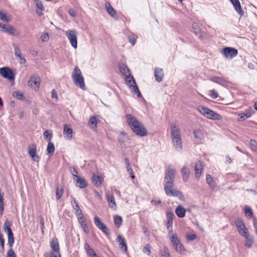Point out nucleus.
<instances>
[{
    "mask_svg": "<svg viewBox=\"0 0 257 257\" xmlns=\"http://www.w3.org/2000/svg\"><path fill=\"white\" fill-rule=\"evenodd\" d=\"M114 222L116 225H117L118 227H119V226L122 223L121 217L119 216H115L114 218Z\"/></svg>",
    "mask_w": 257,
    "mask_h": 257,
    "instance_id": "51",
    "label": "nucleus"
},
{
    "mask_svg": "<svg viewBox=\"0 0 257 257\" xmlns=\"http://www.w3.org/2000/svg\"><path fill=\"white\" fill-rule=\"evenodd\" d=\"M197 110L204 117L207 119L213 120H221L222 119L221 115L207 107L199 105L197 107Z\"/></svg>",
    "mask_w": 257,
    "mask_h": 257,
    "instance_id": "4",
    "label": "nucleus"
},
{
    "mask_svg": "<svg viewBox=\"0 0 257 257\" xmlns=\"http://www.w3.org/2000/svg\"><path fill=\"white\" fill-rule=\"evenodd\" d=\"M36 6L37 8L36 12L40 16L42 14L41 11L43 9V5L40 0H35Z\"/></svg>",
    "mask_w": 257,
    "mask_h": 257,
    "instance_id": "35",
    "label": "nucleus"
},
{
    "mask_svg": "<svg viewBox=\"0 0 257 257\" xmlns=\"http://www.w3.org/2000/svg\"><path fill=\"white\" fill-rule=\"evenodd\" d=\"M65 34L72 47L74 49H76L77 48L78 43V37L76 31L69 30L65 32Z\"/></svg>",
    "mask_w": 257,
    "mask_h": 257,
    "instance_id": "7",
    "label": "nucleus"
},
{
    "mask_svg": "<svg viewBox=\"0 0 257 257\" xmlns=\"http://www.w3.org/2000/svg\"><path fill=\"white\" fill-rule=\"evenodd\" d=\"M203 166L200 162H198L195 164V177L199 179L202 174Z\"/></svg>",
    "mask_w": 257,
    "mask_h": 257,
    "instance_id": "25",
    "label": "nucleus"
},
{
    "mask_svg": "<svg viewBox=\"0 0 257 257\" xmlns=\"http://www.w3.org/2000/svg\"><path fill=\"white\" fill-rule=\"evenodd\" d=\"M151 203H152V204L157 205L160 204L161 202L159 200H152Z\"/></svg>",
    "mask_w": 257,
    "mask_h": 257,
    "instance_id": "62",
    "label": "nucleus"
},
{
    "mask_svg": "<svg viewBox=\"0 0 257 257\" xmlns=\"http://www.w3.org/2000/svg\"><path fill=\"white\" fill-rule=\"evenodd\" d=\"M52 133L51 131L47 130L44 133L43 136H44V139L45 140L48 141V142H50V140L52 137Z\"/></svg>",
    "mask_w": 257,
    "mask_h": 257,
    "instance_id": "45",
    "label": "nucleus"
},
{
    "mask_svg": "<svg viewBox=\"0 0 257 257\" xmlns=\"http://www.w3.org/2000/svg\"><path fill=\"white\" fill-rule=\"evenodd\" d=\"M253 111L251 108L245 110L243 113L239 114L238 120L243 121L250 117L253 113Z\"/></svg>",
    "mask_w": 257,
    "mask_h": 257,
    "instance_id": "19",
    "label": "nucleus"
},
{
    "mask_svg": "<svg viewBox=\"0 0 257 257\" xmlns=\"http://www.w3.org/2000/svg\"><path fill=\"white\" fill-rule=\"evenodd\" d=\"M41 40L43 42H47L49 39V35L48 33H45L41 36Z\"/></svg>",
    "mask_w": 257,
    "mask_h": 257,
    "instance_id": "57",
    "label": "nucleus"
},
{
    "mask_svg": "<svg viewBox=\"0 0 257 257\" xmlns=\"http://www.w3.org/2000/svg\"><path fill=\"white\" fill-rule=\"evenodd\" d=\"M84 248L87 254L90 256L92 255L93 254L95 253L94 250L90 246L88 243H85L84 244Z\"/></svg>",
    "mask_w": 257,
    "mask_h": 257,
    "instance_id": "40",
    "label": "nucleus"
},
{
    "mask_svg": "<svg viewBox=\"0 0 257 257\" xmlns=\"http://www.w3.org/2000/svg\"><path fill=\"white\" fill-rule=\"evenodd\" d=\"M105 6L107 13L111 17L115 18L116 17V13L109 3L106 2L105 3Z\"/></svg>",
    "mask_w": 257,
    "mask_h": 257,
    "instance_id": "26",
    "label": "nucleus"
},
{
    "mask_svg": "<svg viewBox=\"0 0 257 257\" xmlns=\"http://www.w3.org/2000/svg\"><path fill=\"white\" fill-rule=\"evenodd\" d=\"M0 28L3 32L13 36L17 37L20 34L19 31L9 25L0 24Z\"/></svg>",
    "mask_w": 257,
    "mask_h": 257,
    "instance_id": "9",
    "label": "nucleus"
},
{
    "mask_svg": "<svg viewBox=\"0 0 257 257\" xmlns=\"http://www.w3.org/2000/svg\"><path fill=\"white\" fill-rule=\"evenodd\" d=\"M193 133L194 137L196 139H199V140H201L203 139L204 138L203 134L202 131L199 128L194 130Z\"/></svg>",
    "mask_w": 257,
    "mask_h": 257,
    "instance_id": "34",
    "label": "nucleus"
},
{
    "mask_svg": "<svg viewBox=\"0 0 257 257\" xmlns=\"http://www.w3.org/2000/svg\"><path fill=\"white\" fill-rule=\"evenodd\" d=\"M126 169H127V172L130 175H133L134 171H133L132 168L131 167V166L126 167Z\"/></svg>",
    "mask_w": 257,
    "mask_h": 257,
    "instance_id": "64",
    "label": "nucleus"
},
{
    "mask_svg": "<svg viewBox=\"0 0 257 257\" xmlns=\"http://www.w3.org/2000/svg\"><path fill=\"white\" fill-rule=\"evenodd\" d=\"M137 39V36L135 35H132L129 37V41L133 45H134L136 43Z\"/></svg>",
    "mask_w": 257,
    "mask_h": 257,
    "instance_id": "56",
    "label": "nucleus"
},
{
    "mask_svg": "<svg viewBox=\"0 0 257 257\" xmlns=\"http://www.w3.org/2000/svg\"><path fill=\"white\" fill-rule=\"evenodd\" d=\"M222 54L226 58H232L238 54L237 49L231 47H225L222 50Z\"/></svg>",
    "mask_w": 257,
    "mask_h": 257,
    "instance_id": "13",
    "label": "nucleus"
},
{
    "mask_svg": "<svg viewBox=\"0 0 257 257\" xmlns=\"http://www.w3.org/2000/svg\"><path fill=\"white\" fill-rule=\"evenodd\" d=\"M51 247L52 250L50 253L49 257H61L59 244L56 238H53L51 241Z\"/></svg>",
    "mask_w": 257,
    "mask_h": 257,
    "instance_id": "10",
    "label": "nucleus"
},
{
    "mask_svg": "<svg viewBox=\"0 0 257 257\" xmlns=\"http://www.w3.org/2000/svg\"><path fill=\"white\" fill-rule=\"evenodd\" d=\"M231 3L236 12L240 16H243L244 12L241 9V5L238 0H229Z\"/></svg>",
    "mask_w": 257,
    "mask_h": 257,
    "instance_id": "18",
    "label": "nucleus"
},
{
    "mask_svg": "<svg viewBox=\"0 0 257 257\" xmlns=\"http://www.w3.org/2000/svg\"><path fill=\"white\" fill-rule=\"evenodd\" d=\"M72 78L75 85L85 90L86 87L84 83V78L82 75L81 70L78 67H75L72 73Z\"/></svg>",
    "mask_w": 257,
    "mask_h": 257,
    "instance_id": "5",
    "label": "nucleus"
},
{
    "mask_svg": "<svg viewBox=\"0 0 257 257\" xmlns=\"http://www.w3.org/2000/svg\"><path fill=\"white\" fill-rule=\"evenodd\" d=\"M143 252L144 253H147L148 255L151 254V246L150 244H148L145 245L143 248Z\"/></svg>",
    "mask_w": 257,
    "mask_h": 257,
    "instance_id": "53",
    "label": "nucleus"
},
{
    "mask_svg": "<svg viewBox=\"0 0 257 257\" xmlns=\"http://www.w3.org/2000/svg\"><path fill=\"white\" fill-rule=\"evenodd\" d=\"M65 134L67 139L70 140L72 138L73 131L72 128L67 127L66 125H65Z\"/></svg>",
    "mask_w": 257,
    "mask_h": 257,
    "instance_id": "43",
    "label": "nucleus"
},
{
    "mask_svg": "<svg viewBox=\"0 0 257 257\" xmlns=\"http://www.w3.org/2000/svg\"><path fill=\"white\" fill-rule=\"evenodd\" d=\"M235 224L239 234L241 236L246 232H248V229L246 227L244 222L240 218L235 220Z\"/></svg>",
    "mask_w": 257,
    "mask_h": 257,
    "instance_id": "12",
    "label": "nucleus"
},
{
    "mask_svg": "<svg viewBox=\"0 0 257 257\" xmlns=\"http://www.w3.org/2000/svg\"><path fill=\"white\" fill-rule=\"evenodd\" d=\"M92 183L96 187H99L102 184V181L99 176L93 174L91 178Z\"/></svg>",
    "mask_w": 257,
    "mask_h": 257,
    "instance_id": "31",
    "label": "nucleus"
},
{
    "mask_svg": "<svg viewBox=\"0 0 257 257\" xmlns=\"http://www.w3.org/2000/svg\"><path fill=\"white\" fill-rule=\"evenodd\" d=\"M187 237L189 240H193L196 238V235L195 234H192L190 235H188Z\"/></svg>",
    "mask_w": 257,
    "mask_h": 257,
    "instance_id": "60",
    "label": "nucleus"
},
{
    "mask_svg": "<svg viewBox=\"0 0 257 257\" xmlns=\"http://www.w3.org/2000/svg\"><path fill=\"white\" fill-rule=\"evenodd\" d=\"M55 147L54 144L52 142H49L46 149L47 154L51 156L53 155Z\"/></svg>",
    "mask_w": 257,
    "mask_h": 257,
    "instance_id": "32",
    "label": "nucleus"
},
{
    "mask_svg": "<svg viewBox=\"0 0 257 257\" xmlns=\"http://www.w3.org/2000/svg\"><path fill=\"white\" fill-rule=\"evenodd\" d=\"M116 240L120 246V249L124 250L125 252H126L127 245L124 238L121 235H119L117 237Z\"/></svg>",
    "mask_w": 257,
    "mask_h": 257,
    "instance_id": "24",
    "label": "nucleus"
},
{
    "mask_svg": "<svg viewBox=\"0 0 257 257\" xmlns=\"http://www.w3.org/2000/svg\"><path fill=\"white\" fill-rule=\"evenodd\" d=\"M206 179L207 183L208 184V185L211 188L213 187H214V185H213L214 181H213L212 177L211 176V175H207Z\"/></svg>",
    "mask_w": 257,
    "mask_h": 257,
    "instance_id": "47",
    "label": "nucleus"
},
{
    "mask_svg": "<svg viewBox=\"0 0 257 257\" xmlns=\"http://www.w3.org/2000/svg\"><path fill=\"white\" fill-rule=\"evenodd\" d=\"M0 20L5 22L9 23L11 21V18L10 17H7L6 13L2 11H0Z\"/></svg>",
    "mask_w": 257,
    "mask_h": 257,
    "instance_id": "42",
    "label": "nucleus"
},
{
    "mask_svg": "<svg viewBox=\"0 0 257 257\" xmlns=\"http://www.w3.org/2000/svg\"><path fill=\"white\" fill-rule=\"evenodd\" d=\"M28 85L31 87L36 86V88L38 89L40 85L39 79L34 77H31L28 81Z\"/></svg>",
    "mask_w": 257,
    "mask_h": 257,
    "instance_id": "30",
    "label": "nucleus"
},
{
    "mask_svg": "<svg viewBox=\"0 0 257 257\" xmlns=\"http://www.w3.org/2000/svg\"><path fill=\"white\" fill-rule=\"evenodd\" d=\"M0 74L5 78L10 81H13L15 79V75L12 70L8 67L1 68Z\"/></svg>",
    "mask_w": 257,
    "mask_h": 257,
    "instance_id": "11",
    "label": "nucleus"
},
{
    "mask_svg": "<svg viewBox=\"0 0 257 257\" xmlns=\"http://www.w3.org/2000/svg\"><path fill=\"white\" fill-rule=\"evenodd\" d=\"M74 181L76 184V186L79 188H84L87 186L86 181L84 178L79 176L74 180Z\"/></svg>",
    "mask_w": 257,
    "mask_h": 257,
    "instance_id": "20",
    "label": "nucleus"
},
{
    "mask_svg": "<svg viewBox=\"0 0 257 257\" xmlns=\"http://www.w3.org/2000/svg\"><path fill=\"white\" fill-rule=\"evenodd\" d=\"M12 45L14 48L15 56L17 57V56H20V55H22L21 50L18 45L16 43H13Z\"/></svg>",
    "mask_w": 257,
    "mask_h": 257,
    "instance_id": "38",
    "label": "nucleus"
},
{
    "mask_svg": "<svg viewBox=\"0 0 257 257\" xmlns=\"http://www.w3.org/2000/svg\"><path fill=\"white\" fill-rule=\"evenodd\" d=\"M244 239V245L247 248H250L254 243V238L253 235L250 234L249 232H246L241 235Z\"/></svg>",
    "mask_w": 257,
    "mask_h": 257,
    "instance_id": "14",
    "label": "nucleus"
},
{
    "mask_svg": "<svg viewBox=\"0 0 257 257\" xmlns=\"http://www.w3.org/2000/svg\"><path fill=\"white\" fill-rule=\"evenodd\" d=\"M250 146L252 150L257 152V142L253 140H250Z\"/></svg>",
    "mask_w": 257,
    "mask_h": 257,
    "instance_id": "49",
    "label": "nucleus"
},
{
    "mask_svg": "<svg viewBox=\"0 0 257 257\" xmlns=\"http://www.w3.org/2000/svg\"><path fill=\"white\" fill-rule=\"evenodd\" d=\"M125 84L129 87L132 93L136 94L138 97H141L142 95L137 86L136 81L134 77L130 74L125 75Z\"/></svg>",
    "mask_w": 257,
    "mask_h": 257,
    "instance_id": "6",
    "label": "nucleus"
},
{
    "mask_svg": "<svg viewBox=\"0 0 257 257\" xmlns=\"http://www.w3.org/2000/svg\"><path fill=\"white\" fill-rule=\"evenodd\" d=\"M170 239L176 250L181 254H183L184 248L181 243L177 235L176 234H173L170 237Z\"/></svg>",
    "mask_w": 257,
    "mask_h": 257,
    "instance_id": "8",
    "label": "nucleus"
},
{
    "mask_svg": "<svg viewBox=\"0 0 257 257\" xmlns=\"http://www.w3.org/2000/svg\"><path fill=\"white\" fill-rule=\"evenodd\" d=\"M101 230L106 235H108L110 234L109 229L105 225L103 228L101 229Z\"/></svg>",
    "mask_w": 257,
    "mask_h": 257,
    "instance_id": "58",
    "label": "nucleus"
},
{
    "mask_svg": "<svg viewBox=\"0 0 257 257\" xmlns=\"http://www.w3.org/2000/svg\"><path fill=\"white\" fill-rule=\"evenodd\" d=\"M94 224L95 225L101 230V229L103 228L105 225L102 223L98 217L95 216L94 218Z\"/></svg>",
    "mask_w": 257,
    "mask_h": 257,
    "instance_id": "39",
    "label": "nucleus"
},
{
    "mask_svg": "<svg viewBox=\"0 0 257 257\" xmlns=\"http://www.w3.org/2000/svg\"><path fill=\"white\" fill-rule=\"evenodd\" d=\"M5 231L8 234V244L10 247H12L14 242V239L13 237V234L11 230L10 227L9 225L5 224Z\"/></svg>",
    "mask_w": 257,
    "mask_h": 257,
    "instance_id": "16",
    "label": "nucleus"
},
{
    "mask_svg": "<svg viewBox=\"0 0 257 257\" xmlns=\"http://www.w3.org/2000/svg\"><path fill=\"white\" fill-rule=\"evenodd\" d=\"M186 210L182 206L179 205L177 207L175 210V213L178 217L183 218L185 216Z\"/></svg>",
    "mask_w": 257,
    "mask_h": 257,
    "instance_id": "28",
    "label": "nucleus"
},
{
    "mask_svg": "<svg viewBox=\"0 0 257 257\" xmlns=\"http://www.w3.org/2000/svg\"><path fill=\"white\" fill-rule=\"evenodd\" d=\"M77 218L83 231L86 233H88L89 232V228L84 219L83 215L80 214V216H77Z\"/></svg>",
    "mask_w": 257,
    "mask_h": 257,
    "instance_id": "23",
    "label": "nucleus"
},
{
    "mask_svg": "<svg viewBox=\"0 0 257 257\" xmlns=\"http://www.w3.org/2000/svg\"><path fill=\"white\" fill-rule=\"evenodd\" d=\"M175 170L171 167H169L167 173L165 177L164 190L167 195L169 196L177 197L181 199L183 197L182 193L175 189H173L175 179Z\"/></svg>",
    "mask_w": 257,
    "mask_h": 257,
    "instance_id": "1",
    "label": "nucleus"
},
{
    "mask_svg": "<svg viewBox=\"0 0 257 257\" xmlns=\"http://www.w3.org/2000/svg\"><path fill=\"white\" fill-rule=\"evenodd\" d=\"M69 171L73 176V180L78 177V176L77 175V172L75 168L72 167H69Z\"/></svg>",
    "mask_w": 257,
    "mask_h": 257,
    "instance_id": "50",
    "label": "nucleus"
},
{
    "mask_svg": "<svg viewBox=\"0 0 257 257\" xmlns=\"http://www.w3.org/2000/svg\"><path fill=\"white\" fill-rule=\"evenodd\" d=\"M8 257H16V254L15 252L12 250V249H10L8 251Z\"/></svg>",
    "mask_w": 257,
    "mask_h": 257,
    "instance_id": "59",
    "label": "nucleus"
},
{
    "mask_svg": "<svg viewBox=\"0 0 257 257\" xmlns=\"http://www.w3.org/2000/svg\"><path fill=\"white\" fill-rule=\"evenodd\" d=\"M63 190L62 189H59L57 188L56 191V198L57 199H59L62 196Z\"/></svg>",
    "mask_w": 257,
    "mask_h": 257,
    "instance_id": "55",
    "label": "nucleus"
},
{
    "mask_svg": "<svg viewBox=\"0 0 257 257\" xmlns=\"http://www.w3.org/2000/svg\"><path fill=\"white\" fill-rule=\"evenodd\" d=\"M36 152V145L34 144H31L28 148V154L33 161L38 162L39 161V157L37 155Z\"/></svg>",
    "mask_w": 257,
    "mask_h": 257,
    "instance_id": "15",
    "label": "nucleus"
},
{
    "mask_svg": "<svg viewBox=\"0 0 257 257\" xmlns=\"http://www.w3.org/2000/svg\"><path fill=\"white\" fill-rule=\"evenodd\" d=\"M106 198L109 207L112 209H115L116 208V204L113 195L111 193L107 192L106 193Z\"/></svg>",
    "mask_w": 257,
    "mask_h": 257,
    "instance_id": "17",
    "label": "nucleus"
},
{
    "mask_svg": "<svg viewBox=\"0 0 257 257\" xmlns=\"http://www.w3.org/2000/svg\"><path fill=\"white\" fill-rule=\"evenodd\" d=\"M160 254L161 257H171L169 250L166 246H164L162 249L160 250Z\"/></svg>",
    "mask_w": 257,
    "mask_h": 257,
    "instance_id": "37",
    "label": "nucleus"
},
{
    "mask_svg": "<svg viewBox=\"0 0 257 257\" xmlns=\"http://www.w3.org/2000/svg\"><path fill=\"white\" fill-rule=\"evenodd\" d=\"M209 95L213 99H216L219 96L218 92L214 89L209 91Z\"/></svg>",
    "mask_w": 257,
    "mask_h": 257,
    "instance_id": "52",
    "label": "nucleus"
},
{
    "mask_svg": "<svg viewBox=\"0 0 257 257\" xmlns=\"http://www.w3.org/2000/svg\"><path fill=\"white\" fill-rule=\"evenodd\" d=\"M154 76L157 81L159 82L162 81L164 77L163 69L160 68H156L154 71Z\"/></svg>",
    "mask_w": 257,
    "mask_h": 257,
    "instance_id": "21",
    "label": "nucleus"
},
{
    "mask_svg": "<svg viewBox=\"0 0 257 257\" xmlns=\"http://www.w3.org/2000/svg\"><path fill=\"white\" fill-rule=\"evenodd\" d=\"M51 96H52V98H55L56 100H57V99H58L57 93H56V91H55V90H54V89L52 90V91L51 92Z\"/></svg>",
    "mask_w": 257,
    "mask_h": 257,
    "instance_id": "61",
    "label": "nucleus"
},
{
    "mask_svg": "<svg viewBox=\"0 0 257 257\" xmlns=\"http://www.w3.org/2000/svg\"><path fill=\"white\" fill-rule=\"evenodd\" d=\"M69 14L73 17H76V13H75V12L72 10V9H71L69 10Z\"/></svg>",
    "mask_w": 257,
    "mask_h": 257,
    "instance_id": "63",
    "label": "nucleus"
},
{
    "mask_svg": "<svg viewBox=\"0 0 257 257\" xmlns=\"http://www.w3.org/2000/svg\"><path fill=\"white\" fill-rule=\"evenodd\" d=\"M16 58L21 64H24L26 62V59L22 56V55H20V56H17Z\"/></svg>",
    "mask_w": 257,
    "mask_h": 257,
    "instance_id": "54",
    "label": "nucleus"
},
{
    "mask_svg": "<svg viewBox=\"0 0 257 257\" xmlns=\"http://www.w3.org/2000/svg\"><path fill=\"white\" fill-rule=\"evenodd\" d=\"M183 180L184 182H187L188 180L190 172L186 167H184L181 170Z\"/></svg>",
    "mask_w": 257,
    "mask_h": 257,
    "instance_id": "33",
    "label": "nucleus"
},
{
    "mask_svg": "<svg viewBox=\"0 0 257 257\" xmlns=\"http://www.w3.org/2000/svg\"><path fill=\"white\" fill-rule=\"evenodd\" d=\"M97 119L95 116H92L89 118L88 121V125L89 127L94 130H96L97 128Z\"/></svg>",
    "mask_w": 257,
    "mask_h": 257,
    "instance_id": "29",
    "label": "nucleus"
},
{
    "mask_svg": "<svg viewBox=\"0 0 257 257\" xmlns=\"http://www.w3.org/2000/svg\"><path fill=\"white\" fill-rule=\"evenodd\" d=\"M244 213L248 217H251L252 216V212L251 209L248 206H245L244 208Z\"/></svg>",
    "mask_w": 257,
    "mask_h": 257,
    "instance_id": "48",
    "label": "nucleus"
},
{
    "mask_svg": "<svg viewBox=\"0 0 257 257\" xmlns=\"http://www.w3.org/2000/svg\"><path fill=\"white\" fill-rule=\"evenodd\" d=\"M210 80L213 82L221 85H225L227 82V81L224 78L217 76H212L210 77Z\"/></svg>",
    "mask_w": 257,
    "mask_h": 257,
    "instance_id": "27",
    "label": "nucleus"
},
{
    "mask_svg": "<svg viewBox=\"0 0 257 257\" xmlns=\"http://www.w3.org/2000/svg\"><path fill=\"white\" fill-rule=\"evenodd\" d=\"M174 215L173 212H169L167 213V225H173V220Z\"/></svg>",
    "mask_w": 257,
    "mask_h": 257,
    "instance_id": "41",
    "label": "nucleus"
},
{
    "mask_svg": "<svg viewBox=\"0 0 257 257\" xmlns=\"http://www.w3.org/2000/svg\"><path fill=\"white\" fill-rule=\"evenodd\" d=\"M70 202L72 204V206H73L74 209L75 210V213L77 217L80 216V214H83L77 202L72 197H71L70 198Z\"/></svg>",
    "mask_w": 257,
    "mask_h": 257,
    "instance_id": "22",
    "label": "nucleus"
},
{
    "mask_svg": "<svg viewBox=\"0 0 257 257\" xmlns=\"http://www.w3.org/2000/svg\"><path fill=\"white\" fill-rule=\"evenodd\" d=\"M192 28L194 29V32L195 35L199 36L201 35V30L200 28L198 27L197 24L193 23L192 25Z\"/></svg>",
    "mask_w": 257,
    "mask_h": 257,
    "instance_id": "46",
    "label": "nucleus"
},
{
    "mask_svg": "<svg viewBox=\"0 0 257 257\" xmlns=\"http://www.w3.org/2000/svg\"><path fill=\"white\" fill-rule=\"evenodd\" d=\"M13 96L19 100H23L24 99L23 94L19 91L13 92Z\"/></svg>",
    "mask_w": 257,
    "mask_h": 257,
    "instance_id": "44",
    "label": "nucleus"
},
{
    "mask_svg": "<svg viewBox=\"0 0 257 257\" xmlns=\"http://www.w3.org/2000/svg\"><path fill=\"white\" fill-rule=\"evenodd\" d=\"M170 135L173 147L178 152L183 150L181 132L179 125L173 122L170 127Z\"/></svg>",
    "mask_w": 257,
    "mask_h": 257,
    "instance_id": "3",
    "label": "nucleus"
},
{
    "mask_svg": "<svg viewBox=\"0 0 257 257\" xmlns=\"http://www.w3.org/2000/svg\"><path fill=\"white\" fill-rule=\"evenodd\" d=\"M127 123L133 132L140 137L147 136V132L144 125L135 116L131 114L125 115Z\"/></svg>",
    "mask_w": 257,
    "mask_h": 257,
    "instance_id": "2",
    "label": "nucleus"
},
{
    "mask_svg": "<svg viewBox=\"0 0 257 257\" xmlns=\"http://www.w3.org/2000/svg\"><path fill=\"white\" fill-rule=\"evenodd\" d=\"M119 71L123 75H126L130 74V72L127 66L125 64H121L120 65Z\"/></svg>",
    "mask_w": 257,
    "mask_h": 257,
    "instance_id": "36",
    "label": "nucleus"
}]
</instances>
